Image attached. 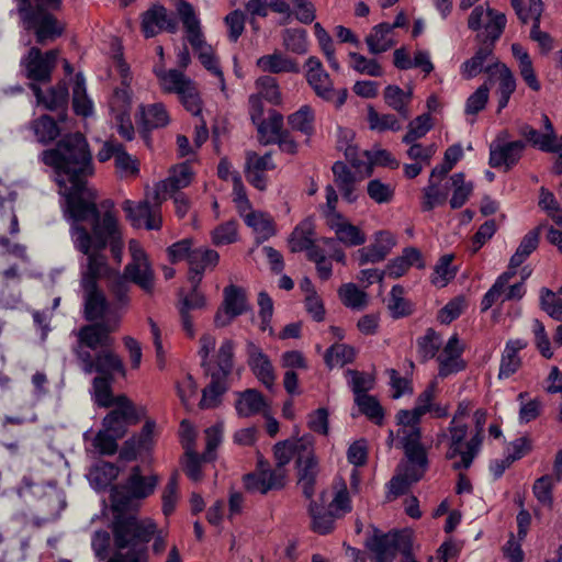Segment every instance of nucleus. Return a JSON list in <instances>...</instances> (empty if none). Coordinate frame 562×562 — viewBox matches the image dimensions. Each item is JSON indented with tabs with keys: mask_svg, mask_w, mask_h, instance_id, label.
Returning <instances> with one entry per match:
<instances>
[{
	"mask_svg": "<svg viewBox=\"0 0 562 562\" xmlns=\"http://www.w3.org/2000/svg\"><path fill=\"white\" fill-rule=\"evenodd\" d=\"M58 52L48 50L44 55L36 47H32L23 60L27 77L34 81H47L57 60Z\"/></svg>",
	"mask_w": 562,
	"mask_h": 562,
	"instance_id": "obj_25",
	"label": "nucleus"
},
{
	"mask_svg": "<svg viewBox=\"0 0 562 562\" xmlns=\"http://www.w3.org/2000/svg\"><path fill=\"white\" fill-rule=\"evenodd\" d=\"M326 224L334 232L336 238L347 247L360 246L366 241L364 233L341 214H331Z\"/></svg>",
	"mask_w": 562,
	"mask_h": 562,
	"instance_id": "obj_29",
	"label": "nucleus"
},
{
	"mask_svg": "<svg viewBox=\"0 0 562 562\" xmlns=\"http://www.w3.org/2000/svg\"><path fill=\"white\" fill-rule=\"evenodd\" d=\"M160 204L161 202L157 200H155V205H150L147 200L139 202L125 200L122 203V210L133 227L158 231L162 226Z\"/></svg>",
	"mask_w": 562,
	"mask_h": 562,
	"instance_id": "obj_14",
	"label": "nucleus"
},
{
	"mask_svg": "<svg viewBox=\"0 0 562 562\" xmlns=\"http://www.w3.org/2000/svg\"><path fill=\"white\" fill-rule=\"evenodd\" d=\"M485 72L490 81L498 83L496 93L498 94V111L505 109L509 102L510 95L516 90V78L513 71L499 60H494L486 66Z\"/></svg>",
	"mask_w": 562,
	"mask_h": 562,
	"instance_id": "obj_20",
	"label": "nucleus"
},
{
	"mask_svg": "<svg viewBox=\"0 0 562 562\" xmlns=\"http://www.w3.org/2000/svg\"><path fill=\"white\" fill-rule=\"evenodd\" d=\"M31 89L34 92L37 103L43 104L46 109L54 110L64 105L68 98V89L64 83H59L56 88L48 91L44 95L41 88L36 83H31Z\"/></svg>",
	"mask_w": 562,
	"mask_h": 562,
	"instance_id": "obj_49",
	"label": "nucleus"
},
{
	"mask_svg": "<svg viewBox=\"0 0 562 562\" xmlns=\"http://www.w3.org/2000/svg\"><path fill=\"white\" fill-rule=\"evenodd\" d=\"M282 43L286 50L294 54H305L307 52V34L302 29H286L282 33Z\"/></svg>",
	"mask_w": 562,
	"mask_h": 562,
	"instance_id": "obj_57",
	"label": "nucleus"
},
{
	"mask_svg": "<svg viewBox=\"0 0 562 562\" xmlns=\"http://www.w3.org/2000/svg\"><path fill=\"white\" fill-rule=\"evenodd\" d=\"M525 144L521 140L506 144H492L490 149V165L493 168L508 170L520 159Z\"/></svg>",
	"mask_w": 562,
	"mask_h": 562,
	"instance_id": "obj_30",
	"label": "nucleus"
},
{
	"mask_svg": "<svg viewBox=\"0 0 562 562\" xmlns=\"http://www.w3.org/2000/svg\"><path fill=\"white\" fill-rule=\"evenodd\" d=\"M235 344L231 339H225L222 341L217 352H216V366L217 369L211 371L210 368H206V371L211 373H215L216 376L222 379H227L233 370V358H234Z\"/></svg>",
	"mask_w": 562,
	"mask_h": 562,
	"instance_id": "obj_48",
	"label": "nucleus"
},
{
	"mask_svg": "<svg viewBox=\"0 0 562 562\" xmlns=\"http://www.w3.org/2000/svg\"><path fill=\"white\" fill-rule=\"evenodd\" d=\"M148 494H111V509L113 513L112 532L114 546L126 549L133 540L149 542L156 531V524L151 519L138 520L136 512L140 501Z\"/></svg>",
	"mask_w": 562,
	"mask_h": 562,
	"instance_id": "obj_2",
	"label": "nucleus"
},
{
	"mask_svg": "<svg viewBox=\"0 0 562 562\" xmlns=\"http://www.w3.org/2000/svg\"><path fill=\"white\" fill-rule=\"evenodd\" d=\"M72 106L76 114L85 117L93 113V103L87 95L85 79L80 74L76 75L72 87Z\"/></svg>",
	"mask_w": 562,
	"mask_h": 562,
	"instance_id": "obj_51",
	"label": "nucleus"
},
{
	"mask_svg": "<svg viewBox=\"0 0 562 562\" xmlns=\"http://www.w3.org/2000/svg\"><path fill=\"white\" fill-rule=\"evenodd\" d=\"M154 72L159 80L161 89L166 92L179 93L191 80L176 69L166 70L165 65H156Z\"/></svg>",
	"mask_w": 562,
	"mask_h": 562,
	"instance_id": "obj_43",
	"label": "nucleus"
},
{
	"mask_svg": "<svg viewBox=\"0 0 562 562\" xmlns=\"http://www.w3.org/2000/svg\"><path fill=\"white\" fill-rule=\"evenodd\" d=\"M236 395L235 409L239 417H250L256 414L266 413L267 403L258 391L248 389Z\"/></svg>",
	"mask_w": 562,
	"mask_h": 562,
	"instance_id": "obj_36",
	"label": "nucleus"
},
{
	"mask_svg": "<svg viewBox=\"0 0 562 562\" xmlns=\"http://www.w3.org/2000/svg\"><path fill=\"white\" fill-rule=\"evenodd\" d=\"M310 445L311 441L305 438L278 442L274 446L277 468L273 470L260 469L257 473L247 475L246 487L257 492L284 488L286 473L283 467L291 461L295 453L302 454Z\"/></svg>",
	"mask_w": 562,
	"mask_h": 562,
	"instance_id": "obj_5",
	"label": "nucleus"
},
{
	"mask_svg": "<svg viewBox=\"0 0 562 562\" xmlns=\"http://www.w3.org/2000/svg\"><path fill=\"white\" fill-rule=\"evenodd\" d=\"M78 360L82 371L87 374L99 373L98 376L113 379L115 374L126 375V369L121 357L112 347L99 350L94 356L87 350H77Z\"/></svg>",
	"mask_w": 562,
	"mask_h": 562,
	"instance_id": "obj_10",
	"label": "nucleus"
},
{
	"mask_svg": "<svg viewBox=\"0 0 562 562\" xmlns=\"http://www.w3.org/2000/svg\"><path fill=\"white\" fill-rule=\"evenodd\" d=\"M289 124L292 130L299 131L306 136L314 132V111L308 105L301 106L289 116Z\"/></svg>",
	"mask_w": 562,
	"mask_h": 562,
	"instance_id": "obj_54",
	"label": "nucleus"
},
{
	"mask_svg": "<svg viewBox=\"0 0 562 562\" xmlns=\"http://www.w3.org/2000/svg\"><path fill=\"white\" fill-rule=\"evenodd\" d=\"M142 414L143 409H137L125 395L116 396L114 408L103 419V428L121 438Z\"/></svg>",
	"mask_w": 562,
	"mask_h": 562,
	"instance_id": "obj_15",
	"label": "nucleus"
},
{
	"mask_svg": "<svg viewBox=\"0 0 562 562\" xmlns=\"http://www.w3.org/2000/svg\"><path fill=\"white\" fill-rule=\"evenodd\" d=\"M113 379L95 376L92 382V394L94 402L102 407L115 405L116 397L112 395L111 383Z\"/></svg>",
	"mask_w": 562,
	"mask_h": 562,
	"instance_id": "obj_58",
	"label": "nucleus"
},
{
	"mask_svg": "<svg viewBox=\"0 0 562 562\" xmlns=\"http://www.w3.org/2000/svg\"><path fill=\"white\" fill-rule=\"evenodd\" d=\"M119 322L120 315H115L113 318L105 319L100 324L85 326L79 331L80 344L91 350H102L112 347L113 339L110 337V333L117 328Z\"/></svg>",
	"mask_w": 562,
	"mask_h": 562,
	"instance_id": "obj_18",
	"label": "nucleus"
},
{
	"mask_svg": "<svg viewBox=\"0 0 562 562\" xmlns=\"http://www.w3.org/2000/svg\"><path fill=\"white\" fill-rule=\"evenodd\" d=\"M540 307L551 318L562 322V299L548 288L540 290Z\"/></svg>",
	"mask_w": 562,
	"mask_h": 562,
	"instance_id": "obj_63",
	"label": "nucleus"
},
{
	"mask_svg": "<svg viewBox=\"0 0 562 562\" xmlns=\"http://www.w3.org/2000/svg\"><path fill=\"white\" fill-rule=\"evenodd\" d=\"M157 486V476L146 474L139 467H133L123 485L124 492H153Z\"/></svg>",
	"mask_w": 562,
	"mask_h": 562,
	"instance_id": "obj_46",
	"label": "nucleus"
},
{
	"mask_svg": "<svg viewBox=\"0 0 562 562\" xmlns=\"http://www.w3.org/2000/svg\"><path fill=\"white\" fill-rule=\"evenodd\" d=\"M256 65L261 71L270 74H297L300 71L299 64L279 50L259 57Z\"/></svg>",
	"mask_w": 562,
	"mask_h": 562,
	"instance_id": "obj_33",
	"label": "nucleus"
},
{
	"mask_svg": "<svg viewBox=\"0 0 562 562\" xmlns=\"http://www.w3.org/2000/svg\"><path fill=\"white\" fill-rule=\"evenodd\" d=\"M512 53L518 61L519 74L524 81L530 89L538 91L541 86L536 76L533 65L528 52L520 44L514 43L512 45Z\"/></svg>",
	"mask_w": 562,
	"mask_h": 562,
	"instance_id": "obj_42",
	"label": "nucleus"
},
{
	"mask_svg": "<svg viewBox=\"0 0 562 562\" xmlns=\"http://www.w3.org/2000/svg\"><path fill=\"white\" fill-rule=\"evenodd\" d=\"M412 89L405 91L398 86H387L384 90L385 103L404 119H407L411 114L408 104L412 101Z\"/></svg>",
	"mask_w": 562,
	"mask_h": 562,
	"instance_id": "obj_45",
	"label": "nucleus"
},
{
	"mask_svg": "<svg viewBox=\"0 0 562 562\" xmlns=\"http://www.w3.org/2000/svg\"><path fill=\"white\" fill-rule=\"evenodd\" d=\"M308 513L315 532L331 531L334 520L351 510L349 494H307Z\"/></svg>",
	"mask_w": 562,
	"mask_h": 562,
	"instance_id": "obj_7",
	"label": "nucleus"
},
{
	"mask_svg": "<svg viewBox=\"0 0 562 562\" xmlns=\"http://www.w3.org/2000/svg\"><path fill=\"white\" fill-rule=\"evenodd\" d=\"M258 132L265 144L277 143L284 134L283 116L278 112H271L269 116L259 124Z\"/></svg>",
	"mask_w": 562,
	"mask_h": 562,
	"instance_id": "obj_52",
	"label": "nucleus"
},
{
	"mask_svg": "<svg viewBox=\"0 0 562 562\" xmlns=\"http://www.w3.org/2000/svg\"><path fill=\"white\" fill-rule=\"evenodd\" d=\"M411 267L418 269L425 268V261L422 252L415 247H407L402 255L393 259L386 268V272L392 278L404 276Z\"/></svg>",
	"mask_w": 562,
	"mask_h": 562,
	"instance_id": "obj_34",
	"label": "nucleus"
},
{
	"mask_svg": "<svg viewBox=\"0 0 562 562\" xmlns=\"http://www.w3.org/2000/svg\"><path fill=\"white\" fill-rule=\"evenodd\" d=\"M487 412L479 408L473 413L474 428L448 427L438 435V442L447 447L446 457L452 461L454 469H468L479 456L483 438Z\"/></svg>",
	"mask_w": 562,
	"mask_h": 562,
	"instance_id": "obj_3",
	"label": "nucleus"
},
{
	"mask_svg": "<svg viewBox=\"0 0 562 562\" xmlns=\"http://www.w3.org/2000/svg\"><path fill=\"white\" fill-rule=\"evenodd\" d=\"M23 29L33 31L40 44L61 35L63 25L52 11L59 9L60 0H16Z\"/></svg>",
	"mask_w": 562,
	"mask_h": 562,
	"instance_id": "obj_4",
	"label": "nucleus"
},
{
	"mask_svg": "<svg viewBox=\"0 0 562 562\" xmlns=\"http://www.w3.org/2000/svg\"><path fill=\"white\" fill-rule=\"evenodd\" d=\"M297 475L302 488L308 490L312 487L317 475V462L307 448L297 457Z\"/></svg>",
	"mask_w": 562,
	"mask_h": 562,
	"instance_id": "obj_47",
	"label": "nucleus"
},
{
	"mask_svg": "<svg viewBox=\"0 0 562 562\" xmlns=\"http://www.w3.org/2000/svg\"><path fill=\"white\" fill-rule=\"evenodd\" d=\"M355 357L356 351L351 346L336 344L327 350L325 361L330 368L344 367L345 364L352 362Z\"/></svg>",
	"mask_w": 562,
	"mask_h": 562,
	"instance_id": "obj_60",
	"label": "nucleus"
},
{
	"mask_svg": "<svg viewBox=\"0 0 562 562\" xmlns=\"http://www.w3.org/2000/svg\"><path fill=\"white\" fill-rule=\"evenodd\" d=\"M223 296L222 305L214 317L216 327L228 326L234 318L249 310L246 293L243 289L236 285H228L224 289Z\"/></svg>",
	"mask_w": 562,
	"mask_h": 562,
	"instance_id": "obj_17",
	"label": "nucleus"
},
{
	"mask_svg": "<svg viewBox=\"0 0 562 562\" xmlns=\"http://www.w3.org/2000/svg\"><path fill=\"white\" fill-rule=\"evenodd\" d=\"M212 381L207 387L203 390L200 401L201 408H212L220 403L221 395L226 391V380L218 378L215 373H211Z\"/></svg>",
	"mask_w": 562,
	"mask_h": 562,
	"instance_id": "obj_56",
	"label": "nucleus"
},
{
	"mask_svg": "<svg viewBox=\"0 0 562 562\" xmlns=\"http://www.w3.org/2000/svg\"><path fill=\"white\" fill-rule=\"evenodd\" d=\"M494 60L497 59L493 57V45L481 46L471 58L462 63L460 74L467 80L472 79L486 69V67L484 68L486 61L491 64Z\"/></svg>",
	"mask_w": 562,
	"mask_h": 562,
	"instance_id": "obj_39",
	"label": "nucleus"
},
{
	"mask_svg": "<svg viewBox=\"0 0 562 562\" xmlns=\"http://www.w3.org/2000/svg\"><path fill=\"white\" fill-rule=\"evenodd\" d=\"M126 548H128L126 552H123L124 549L116 548V552L112 557L117 558V562H147L146 543L140 540H133Z\"/></svg>",
	"mask_w": 562,
	"mask_h": 562,
	"instance_id": "obj_64",
	"label": "nucleus"
},
{
	"mask_svg": "<svg viewBox=\"0 0 562 562\" xmlns=\"http://www.w3.org/2000/svg\"><path fill=\"white\" fill-rule=\"evenodd\" d=\"M256 88L261 98L269 103L278 105L282 101V94L276 78L271 76H261L256 80Z\"/></svg>",
	"mask_w": 562,
	"mask_h": 562,
	"instance_id": "obj_61",
	"label": "nucleus"
},
{
	"mask_svg": "<svg viewBox=\"0 0 562 562\" xmlns=\"http://www.w3.org/2000/svg\"><path fill=\"white\" fill-rule=\"evenodd\" d=\"M305 79L314 93L340 108L347 100V89L336 90L329 74L317 57L311 56L305 63Z\"/></svg>",
	"mask_w": 562,
	"mask_h": 562,
	"instance_id": "obj_9",
	"label": "nucleus"
},
{
	"mask_svg": "<svg viewBox=\"0 0 562 562\" xmlns=\"http://www.w3.org/2000/svg\"><path fill=\"white\" fill-rule=\"evenodd\" d=\"M206 297L199 290V285H192L191 292L187 294L183 291H180L177 308L179 312L182 329L187 336L191 338L195 336L194 321L191 315V311L203 310L206 307Z\"/></svg>",
	"mask_w": 562,
	"mask_h": 562,
	"instance_id": "obj_21",
	"label": "nucleus"
},
{
	"mask_svg": "<svg viewBox=\"0 0 562 562\" xmlns=\"http://www.w3.org/2000/svg\"><path fill=\"white\" fill-rule=\"evenodd\" d=\"M176 10L186 29L188 41L196 52L201 64L216 76L221 91L226 93L223 72L218 67L212 47L203 38L200 20L193 7L184 0H176Z\"/></svg>",
	"mask_w": 562,
	"mask_h": 562,
	"instance_id": "obj_6",
	"label": "nucleus"
},
{
	"mask_svg": "<svg viewBox=\"0 0 562 562\" xmlns=\"http://www.w3.org/2000/svg\"><path fill=\"white\" fill-rule=\"evenodd\" d=\"M131 102V93L127 89H115L110 100V111L117 125V132L127 140L134 136V127L130 117Z\"/></svg>",
	"mask_w": 562,
	"mask_h": 562,
	"instance_id": "obj_22",
	"label": "nucleus"
},
{
	"mask_svg": "<svg viewBox=\"0 0 562 562\" xmlns=\"http://www.w3.org/2000/svg\"><path fill=\"white\" fill-rule=\"evenodd\" d=\"M119 468L106 461L93 464L87 473L90 486L94 490H104L110 486L119 475Z\"/></svg>",
	"mask_w": 562,
	"mask_h": 562,
	"instance_id": "obj_38",
	"label": "nucleus"
},
{
	"mask_svg": "<svg viewBox=\"0 0 562 562\" xmlns=\"http://www.w3.org/2000/svg\"><path fill=\"white\" fill-rule=\"evenodd\" d=\"M452 255H445L438 260L431 276V283L434 285L443 288L454 278L457 269L452 266Z\"/></svg>",
	"mask_w": 562,
	"mask_h": 562,
	"instance_id": "obj_55",
	"label": "nucleus"
},
{
	"mask_svg": "<svg viewBox=\"0 0 562 562\" xmlns=\"http://www.w3.org/2000/svg\"><path fill=\"white\" fill-rule=\"evenodd\" d=\"M131 261L124 269V278L137 284L146 293H151L155 286V276L148 256L140 243L131 239L128 243Z\"/></svg>",
	"mask_w": 562,
	"mask_h": 562,
	"instance_id": "obj_11",
	"label": "nucleus"
},
{
	"mask_svg": "<svg viewBox=\"0 0 562 562\" xmlns=\"http://www.w3.org/2000/svg\"><path fill=\"white\" fill-rule=\"evenodd\" d=\"M313 236V222L310 218L302 221L293 231L289 238V246L291 251L300 252L303 250H311Z\"/></svg>",
	"mask_w": 562,
	"mask_h": 562,
	"instance_id": "obj_50",
	"label": "nucleus"
},
{
	"mask_svg": "<svg viewBox=\"0 0 562 562\" xmlns=\"http://www.w3.org/2000/svg\"><path fill=\"white\" fill-rule=\"evenodd\" d=\"M527 347L524 339H510L506 342L499 366V379H507L513 375L521 366L518 352Z\"/></svg>",
	"mask_w": 562,
	"mask_h": 562,
	"instance_id": "obj_35",
	"label": "nucleus"
},
{
	"mask_svg": "<svg viewBox=\"0 0 562 562\" xmlns=\"http://www.w3.org/2000/svg\"><path fill=\"white\" fill-rule=\"evenodd\" d=\"M407 461L400 467L397 474L390 482V492H404L419 481L427 468V457L416 432L411 437H398Z\"/></svg>",
	"mask_w": 562,
	"mask_h": 562,
	"instance_id": "obj_8",
	"label": "nucleus"
},
{
	"mask_svg": "<svg viewBox=\"0 0 562 562\" xmlns=\"http://www.w3.org/2000/svg\"><path fill=\"white\" fill-rule=\"evenodd\" d=\"M42 160L55 171L59 193L65 198V215L70 222L74 247L87 257V267L81 274L85 315L89 321H103L119 315L113 312L103 293L97 288V279L108 273L109 267L103 250L110 247L117 263L123 258V240L119 220L111 209L99 212L95 191L87 186V178L94 168L88 143L76 133L61 138L53 149L43 151ZM112 207L106 201L103 204Z\"/></svg>",
	"mask_w": 562,
	"mask_h": 562,
	"instance_id": "obj_1",
	"label": "nucleus"
},
{
	"mask_svg": "<svg viewBox=\"0 0 562 562\" xmlns=\"http://www.w3.org/2000/svg\"><path fill=\"white\" fill-rule=\"evenodd\" d=\"M245 223L252 228L258 241H263L274 235V225L271 216L251 209L240 214Z\"/></svg>",
	"mask_w": 562,
	"mask_h": 562,
	"instance_id": "obj_40",
	"label": "nucleus"
},
{
	"mask_svg": "<svg viewBox=\"0 0 562 562\" xmlns=\"http://www.w3.org/2000/svg\"><path fill=\"white\" fill-rule=\"evenodd\" d=\"M368 49L371 54L378 55L392 48L396 44L394 32L390 23L375 25L366 37Z\"/></svg>",
	"mask_w": 562,
	"mask_h": 562,
	"instance_id": "obj_37",
	"label": "nucleus"
},
{
	"mask_svg": "<svg viewBox=\"0 0 562 562\" xmlns=\"http://www.w3.org/2000/svg\"><path fill=\"white\" fill-rule=\"evenodd\" d=\"M462 353L463 345L460 342L458 335L451 336L437 356L439 375L446 378L463 370L465 362L462 359Z\"/></svg>",
	"mask_w": 562,
	"mask_h": 562,
	"instance_id": "obj_26",
	"label": "nucleus"
},
{
	"mask_svg": "<svg viewBox=\"0 0 562 562\" xmlns=\"http://www.w3.org/2000/svg\"><path fill=\"white\" fill-rule=\"evenodd\" d=\"M339 296L346 306L353 310H362L368 304L367 294L353 283L344 284L339 289Z\"/></svg>",
	"mask_w": 562,
	"mask_h": 562,
	"instance_id": "obj_62",
	"label": "nucleus"
},
{
	"mask_svg": "<svg viewBox=\"0 0 562 562\" xmlns=\"http://www.w3.org/2000/svg\"><path fill=\"white\" fill-rule=\"evenodd\" d=\"M194 177V172L189 164L182 162L170 170L167 179L155 184L154 200L162 202L177 190L187 188Z\"/></svg>",
	"mask_w": 562,
	"mask_h": 562,
	"instance_id": "obj_23",
	"label": "nucleus"
},
{
	"mask_svg": "<svg viewBox=\"0 0 562 562\" xmlns=\"http://www.w3.org/2000/svg\"><path fill=\"white\" fill-rule=\"evenodd\" d=\"M413 541V531L409 529L394 530L382 533L378 529L366 541V547L373 553L374 562H392L396 553H401L402 541Z\"/></svg>",
	"mask_w": 562,
	"mask_h": 562,
	"instance_id": "obj_12",
	"label": "nucleus"
},
{
	"mask_svg": "<svg viewBox=\"0 0 562 562\" xmlns=\"http://www.w3.org/2000/svg\"><path fill=\"white\" fill-rule=\"evenodd\" d=\"M453 193L450 199V206L452 209H460L463 206L473 191L472 182L464 180V175L461 172L454 173L450 178Z\"/></svg>",
	"mask_w": 562,
	"mask_h": 562,
	"instance_id": "obj_53",
	"label": "nucleus"
},
{
	"mask_svg": "<svg viewBox=\"0 0 562 562\" xmlns=\"http://www.w3.org/2000/svg\"><path fill=\"white\" fill-rule=\"evenodd\" d=\"M436 395V384L431 383L424 392H422L415 403L413 409H402L397 413V437H411L414 432L420 439V429L418 427L424 415L430 412L431 404Z\"/></svg>",
	"mask_w": 562,
	"mask_h": 562,
	"instance_id": "obj_13",
	"label": "nucleus"
},
{
	"mask_svg": "<svg viewBox=\"0 0 562 562\" xmlns=\"http://www.w3.org/2000/svg\"><path fill=\"white\" fill-rule=\"evenodd\" d=\"M140 31L146 38L157 36L164 31L175 33L176 21L168 14L165 7L154 4L140 15Z\"/></svg>",
	"mask_w": 562,
	"mask_h": 562,
	"instance_id": "obj_19",
	"label": "nucleus"
},
{
	"mask_svg": "<svg viewBox=\"0 0 562 562\" xmlns=\"http://www.w3.org/2000/svg\"><path fill=\"white\" fill-rule=\"evenodd\" d=\"M220 255L210 248H194L190 255L189 262V282L191 285H200L203 273L209 268H214L218 263Z\"/></svg>",
	"mask_w": 562,
	"mask_h": 562,
	"instance_id": "obj_31",
	"label": "nucleus"
},
{
	"mask_svg": "<svg viewBox=\"0 0 562 562\" xmlns=\"http://www.w3.org/2000/svg\"><path fill=\"white\" fill-rule=\"evenodd\" d=\"M525 255L519 252L518 250L512 256L508 265L507 271L499 274L495 281V283L491 286V289L485 293L482 299L481 306L483 311L491 308L501 297L504 292L505 286L516 274V269L521 266L526 259Z\"/></svg>",
	"mask_w": 562,
	"mask_h": 562,
	"instance_id": "obj_28",
	"label": "nucleus"
},
{
	"mask_svg": "<svg viewBox=\"0 0 562 562\" xmlns=\"http://www.w3.org/2000/svg\"><path fill=\"white\" fill-rule=\"evenodd\" d=\"M154 428L155 424L153 422H147L137 437H133L125 442V446L121 451V458L132 460L136 458L138 453L148 450L151 446Z\"/></svg>",
	"mask_w": 562,
	"mask_h": 562,
	"instance_id": "obj_41",
	"label": "nucleus"
},
{
	"mask_svg": "<svg viewBox=\"0 0 562 562\" xmlns=\"http://www.w3.org/2000/svg\"><path fill=\"white\" fill-rule=\"evenodd\" d=\"M506 15L487 4L475 7L468 20L469 29L473 31L483 30L486 40L492 44L498 40L506 26Z\"/></svg>",
	"mask_w": 562,
	"mask_h": 562,
	"instance_id": "obj_16",
	"label": "nucleus"
},
{
	"mask_svg": "<svg viewBox=\"0 0 562 562\" xmlns=\"http://www.w3.org/2000/svg\"><path fill=\"white\" fill-rule=\"evenodd\" d=\"M274 167L276 166L270 154L259 156L254 151H248L246 155V179L260 191H263L267 188V177L265 172L274 169Z\"/></svg>",
	"mask_w": 562,
	"mask_h": 562,
	"instance_id": "obj_27",
	"label": "nucleus"
},
{
	"mask_svg": "<svg viewBox=\"0 0 562 562\" xmlns=\"http://www.w3.org/2000/svg\"><path fill=\"white\" fill-rule=\"evenodd\" d=\"M355 155L356 148L348 147L346 149V157L349 159L352 167L360 172L363 171L366 176H369L372 172V164L390 166L392 168L398 167V162L387 150L384 149L375 151L373 156H370L368 151H364L363 157L366 160L358 159L355 157Z\"/></svg>",
	"mask_w": 562,
	"mask_h": 562,
	"instance_id": "obj_32",
	"label": "nucleus"
},
{
	"mask_svg": "<svg viewBox=\"0 0 562 562\" xmlns=\"http://www.w3.org/2000/svg\"><path fill=\"white\" fill-rule=\"evenodd\" d=\"M368 123L372 131L385 132V131H400L401 123L393 114H380L372 106L368 108Z\"/></svg>",
	"mask_w": 562,
	"mask_h": 562,
	"instance_id": "obj_59",
	"label": "nucleus"
},
{
	"mask_svg": "<svg viewBox=\"0 0 562 562\" xmlns=\"http://www.w3.org/2000/svg\"><path fill=\"white\" fill-rule=\"evenodd\" d=\"M142 124L147 130L161 128L169 124L170 115L162 103L140 106Z\"/></svg>",
	"mask_w": 562,
	"mask_h": 562,
	"instance_id": "obj_44",
	"label": "nucleus"
},
{
	"mask_svg": "<svg viewBox=\"0 0 562 562\" xmlns=\"http://www.w3.org/2000/svg\"><path fill=\"white\" fill-rule=\"evenodd\" d=\"M247 362L255 376L268 389L274 385L277 375L268 355L252 341L246 345Z\"/></svg>",
	"mask_w": 562,
	"mask_h": 562,
	"instance_id": "obj_24",
	"label": "nucleus"
}]
</instances>
